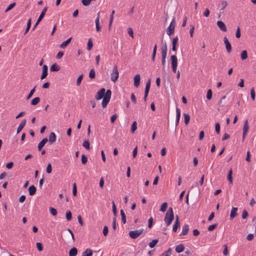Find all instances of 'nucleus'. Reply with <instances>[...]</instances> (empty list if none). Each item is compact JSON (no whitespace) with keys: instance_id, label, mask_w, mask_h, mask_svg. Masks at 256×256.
Returning a JSON list of instances; mask_svg holds the SVG:
<instances>
[{"instance_id":"f3484780","label":"nucleus","mask_w":256,"mask_h":256,"mask_svg":"<svg viewBox=\"0 0 256 256\" xmlns=\"http://www.w3.org/2000/svg\"><path fill=\"white\" fill-rule=\"evenodd\" d=\"M48 141V140L47 138H44L38 144V150L39 151H40L42 149V148L44 146V144H46V142Z\"/></svg>"},{"instance_id":"052dcab7","label":"nucleus","mask_w":256,"mask_h":256,"mask_svg":"<svg viewBox=\"0 0 256 256\" xmlns=\"http://www.w3.org/2000/svg\"><path fill=\"white\" fill-rule=\"evenodd\" d=\"M248 214L247 210H244L242 211V218L243 219H245L248 217Z\"/></svg>"},{"instance_id":"ea45409f","label":"nucleus","mask_w":256,"mask_h":256,"mask_svg":"<svg viewBox=\"0 0 256 256\" xmlns=\"http://www.w3.org/2000/svg\"><path fill=\"white\" fill-rule=\"evenodd\" d=\"M184 122L186 124H188L190 122V116L188 114L184 113Z\"/></svg>"},{"instance_id":"3c124183","label":"nucleus","mask_w":256,"mask_h":256,"mask_svg":"<svg viewBox=\"0 0 256 256\" xmlns=\"http://www.w3.org/2000/svg\"><path fill=\"white\" fill-rule=\"evenodd\" d=\"M83 77H84V75L83 74H81L78 77V78H77V80H76V85L78 86H79L80 85V84H81V82L83 78Z\"/></svg>"},{"instance_id":"c9c22d12","label":"nucleus","mask_w":256,"mask_h":256,"mask_svg":"<svg viewBox=\"0 0 256 256\" xmlns=\"http://www.w3.org/2000/svg\"><path fill=\"white\" fill-rule=\"evenodd\" d=\"M150 79H149L146 83L144 92H146V93L149 92L150 86Z\"/></svg>"},{"instance_id":"4468645a","label":"nucleus","mask_w":256,"mask_h":256,"mask_svg":"<svg viewBox=\"0 0 256 256\" xmlns=\"http://www.w3.org/2000/svg\"><path fill=\"white\" fill-rule=\"evenodd\" d=\"M140 76L139 74L135 75L134 76V86L138 88L140 84Z\"/></svg>"},{"instance_id":"e433bc0d","label":"nucleus","mask_w":256,"mask_h":256,"mask_svg":"<svg viewBox=\"0 0 256 256\" xmlns=\"http://www.w3.org/2000/svg\"><path fill=\"white\" fill-rule=\"evenodd\" d=\"M82 146L84 147L86 150H89L90 149V143L88 140H86L83 142Z\"/></svg>"},{"instance_id":"39448f33","label":"nucleus","mask_w":256,"mask_h":256,"mask_svg":"<svg viewBox=\"0 0 256 256\" xmlns=\"http://www.w3.org/2000/svg\"><path fill=\"white\" fill-rule=\"evenodd\" d=\"M143 232V229H140L130 231L129 232V236L132 238L136 239L137 238H138L140 234H142Z\"/></svg>"},{"instance_id":"6e6d98bb","label":"nucleus","mask_w":256,"mask_h":256,"mask_svg":"<svg viewBox=\"0 0 256 256\" xmlns=\"http://www.w3.org/2000/svg\"><path fill=\"white\" fill-rule=\"evenodd\" d=\"M46 172L48 174H50L52 172V166L50 163H49L47 166Z\"/></svg>"},{"instance_id":"0e129e2a","label":"nucleus","mask_w":256,"mask_h":256,"mask_svg":"<svg viewBox=\"0 0 256 256\" xmlns=\"http://www.w3.org/2000/svg\"><path fill=\"white\" fill-rule=\"evenodd\" d=\"M153 218L152 217L150 218L148 220V228H150L152 227V224H153Z\"/></svg>"},{"instance_id":"6e6552de","label":"nucleus","mask_w":256,"mask_h":256,"mask_svg":"<svg viewBox=\"0 0 256 256\" xmlns=\"http://www.w3.org/2000/svg\"><path fill=\"white\" fill-rule=\"evenodd\" d=\"M106 90L104 88H101L98 92L96 98L98 100H100L102 98H104V96H106Z\"/></svg>"},{"instance_id":"4be33fe9","label":"nucleus","mask_w":256,"mask_h":256,"mask_svg":"<svg viewBox=\"0 0 256 256\" xmlns=\"http://www.w3.org/2000/svg\"><path fill=\"white\" fill-rule=\"evenodd\" d=\"M72 38L70 37L69 38H68L66 41L62 42L61 44L60 45V48H65L70 42L72 40Z\"/></svg>"},{"instance_id":"c03bdc74","label":"nucleus","mask_w":256,"mask_h":256,"mask_svg":"<svg viewBox=\"0 0 256 256\" xmlns=\"http://www.w3.org/2000/svg\"><path fill=\"white\" fill-rule=\"evenodd\" d=\"M50 213L54 216H56L57 214V210L56 209H55L54 208H52V207H50Z\"/></svg>"},{"instance_id":"6ab92c4d","label":"nucleus","mask_w":256,"mask_h":256,"mask_svg":"<svg viewBox=\"0 0 256 256\" xmlns=\"http://www.w3.org/2000/svg\"><path fill=\"white\" fill-rule=\"evenodd\" d=\"M26 122V119L23 120L20 123V125L18 126L17 128V130H16L17 134H18L21 132V130H22V128L25 126Z\"/></svg>"},{"instance_id":"20e7f679","label":"nucleus","mask_w":256,"mask_h":256,"mask_svg":"<svg viewBox=\"0 0 256 256\" xmlns=\"http://www.w3.org/2000/svg\"><path fill=\"white\" fill-rule=\"evenodd\" d=\"M118 76L119 72L118 71V66L116 65H114L111 74V80L114 82H116L118 78Z\"/></svg>"},{"instance_id":"2f4dec72","label":"nucleus","mask_w":256,"mask_h":256,"mask_svg":"<svg viewBox=\"0 0 256 256\" xmlns=\"http://www.w3.org/2000/svg\"><path fill=\"white\" fill-rule=\"evenodd\" d=\"M30 26H31V19L30 18L28 21L27 26L25 30L24 34H26L28 33V32L29 31V30L30 28Z\"/></svg>"},{"instance_id":"1a4fd4ad","label":"nucleus","mask_w":256,"mask_h":256,"mask_svg":"<svg viewBox=\"0 0 256 256\" xmlns=\"http://www.w3.org/2000/svg\"><path fill=\"white\" fill-rule=\"evenodd\" d=\"M224 42L228 52L230 53L232 52V46L230 43L229 42L228 38L226 36L224 38Z\"/></svg>"},{"instance_id":"f704fd0d","label":"nucleus","mask_w":256,"mask_h":256,"mask_svg":"<svg viewBox=\"0 0 256 256\" xmlns=\"http://www.w3.org/2000/svg\"><path fill=\"white\" fill-rule=\"evenodd\" d=\"M167 207L168 203L166 202H164L160 206V210L161 212H164L166 210Z\"/></svg>"},{"instance_id":"4c0bfd02","label":"nucleus","mask_w":256,"mask_h":256,"mask_svg":"<svg viewBox=\"0 0 256 256\" xmlns=\"http://www.w3.org/2000/svg\"><path fill=\"white\" fill-rule=\"evenodd\" d=\"M36 86H34V88L31 90L30 93L28 94V95L26 96V100L30 99L32 96V95L34 94L36 90Z\"/></svg>"},{"instance_id":"b1692460","label":"nucleus","mask_w":256,"mask_h":256,"mask_svg":"<svg viewBox=\"0 0 256 256\" xmlns=\"http://www.w3.org/2000/svg\"><path fill=\"white\" fill-rule=\"evenodd\" d=\"M60 70V67L56 64H54L50 68L51 72H58Z\"/></svg>"},{"instance_id":"9d476101","label":"nucleus","mask_w":256,"mask_h":256,"mask_svg":"<svg viewBox=\"0 0 256 256\" xmlns=\"http://www.w3.org/2000/svg\"><path fill=\"white\" fill-rule=\"evenodd\" d=\"M180 222L179 218L178 216H176V221L172 228L173 231L176 232L178 229L180 227Z\"/></svg>"},{"instance_id":"5fc2aeb1","label":"nucleus","mask_w":256,"mask_h":256,"mask_svg":"<svg viewBox=\"0 0 256 256\" xmlns=\"http://www.w3.org/2000/svg\"><path fill=\"white\" fill-rule=\"evenodd\" d=\"M72 194L74 196H76L77 194L76 186L75 183L72 186Z\"/></svg>"},{"instance_id":"bb28decb","label":"nucleus","mask_w":256,"mask_h":256,"mask_svg":"<svg viewBox=\"0 0 256 256\" xmlns=\"http://www.w3.org/2000/svg\"><path fill=\"white\" fill-rule=\"evenodd\" d=\"M172 65H178V59L176 55H172L170 56Z\"/></svg>"},{"instance_id":"13d9d810","label":"nucleus","mask_w":256,"mask_h":256,"mask_svg":"<svg viewBox=\"0 0 256 256\" xmlns=\"http://www.w3.org/2000/svg\"><path fill=\"white\" fill-rule=\"evenodd\" d=\"M36 248L38 251L41 252L43 250V247L42 246V244L40 242H37L36 244Z\"/></svg>"},{"instance_id":"f257e3e1","label":"nucleus","mask_w":256,"mask_h":256,"mask_svg":"<svg viewBox=\"0 0 256 256\" xmlns=\"http://www.w3.org/2000/svg\"><path fill=\"white\" fill-rule=\"evenodd\" d=\"M174 218V214L173 212V210L172 207H170L168 208V211L166 212L164 218V220L166 222V226H168L170 225L172 222L173 221Z\"/></svg>"},{"instance_id":"7c9ffc66","label":"nucleus","mask_w":256,"mask_h":256,"mask_svg":"<svg viewBox=\"0 0 256 256\" xmlns=\"http://www.w3.org/2000/svg\"><path fill=\"white\" fill-rule=\"evenodd\" d=\"M89 77L90 79H94L96 78V72L94 68H92L89 73Z\"/></svg>"},{"instance_id":"5701e85b","label":"nucleus","mask_w":256,"mask_h":256,"mask_svg":"<svg viewBox=\"0 0 256 256\" xmlns=\"http://www.w3.org/2000/svg\"><path fill=\"white\" fill-rule=\"evenodd\" d=\"M78 254L77 249L73 247L69 251V256H76Z\"/></svg>"},{"instance_id":"9b49d317","label":"nucleus","mask_w":256,"mask_h":256,"mask_svg":"<svg viewBox=\"0 0 256 256\" xmlns=\"http://www.w3.org/2000/svg\"><path fill=\"white\" fill-rule=\"evenodd\" d=\"M217 26L219 28L222 32H226L227 30L226 26L222 21H218L217 22Z\"/></svg>"},{"instance_id":"864d4df0","label":"nucleus","mask_w":256,"mask_h":256,"mask_svg":"<svg viewBox=\"0 0 256 256\" xmlns=\"http://www.w3.org/2000/svg\"><path fill=\"white\" fill-rule=\"evenodd\" d=\"M16 5V2H13L11 4H10L8 7L6 8L5 12H6L10 10L11 9H12Z\"/></svg>"},{"instance_id":"a18cd8bd","label":"nucleus","mask_w":256,"mask_h":256,"mask_svg":"<svg viewBox=\"0 0 256 256\" xmlns=\"http://www.w3.org/2000/svg\"><path fill=\"white\" fill-rule=\"evenodd\" d=\"M92 46H93V43L92 42V39L90 38L88 41V45H87L88 50H91L92 48Z\"/></svg>"},{"instance_id":"a211bd4d","label":"nucleus","mask_w":256,"mask_h":256,"mask_svg":"<svg viewBox=\"0 0 256 256\" xmlns=\"http://www.w3.org/2000/svg\"><path fill=\"white\" fill-rule=\"evenodd\" d=\"M189 230V226L188 224H184L182 226V230L180 234V236H185L188 233Z\"/></svg>"},{"instance_id":"cd10ccee","label":"nucleus","mask_w":256,"mask_h":256,"mask_svg":"<svg viewBox=\"0 0 256 256\" xmlns=\"http://www.w3.org/2000/svg\"><path fill=\"white\" fill-rule=\"evenodd\" d=\"M40 100L39 97H36L31 100L30 104L32 106H36L40 102Z\"/></svg>"},{"instance_id":"603ef678","label":"nucleus","mask_w":256,"mask_h":256,"mask_svg":"<svg viewBox=\"0 0 256 256\" xmlns=\"http://www.w3.org/2000/svg\"><path fill=\"white\" fill-rule=\"evenodd\" d=\"M217 226H218V224H213L212 225L208 227V231H212L214 229H215L217 227Z\"/></svg>"},{"instance_id":"f03ea898","label":"nucleus","mask_w":256,"mask_h":256,"mask_svg":"<svg viewBox=\"0 0 256 256\" xmlns=\"http://www.w3.org/2000/svg\"><path fill=\"white\" fill-rule=\"evenodd\" d=\"M167 54V46L166 43L162 48V70L165 72L166 58Z\"/></svg>"},{"instance_id":"8fccbe9b","label":"nucleus","mask_w":256,"mask_h":256,"mask_svg":"<svg viewBox=\"0 0 256 256\" xmlns=\"http://www.w3.org/2000/svg\"><path fill=\"white\" fill-rule=\"evenodd\" d=\"M81 160L82 164H86L88 162V158L86 155L82 154Z\"/></svg>"},{"instance_id":"f8f14e48","label":"nucleus","mask_w":256,"mask_h":256,"mask_svg":"<svg viewBox=\"0 0 256 256\" xmlns=\"http://www.w3.org/2000/svg\"><path fill=\"white\" fill-rule=\"evenodd\" d=\"M238 208L232 207L230 214V220H232L235 217H236L238 215L237 211H238Z\"/></svg>"},{"instance_id":"0eeeda50","label":"nucleus","mask_w":256,"mask_h":256,"mask_svg":"<svg viewBox=\"0 0 256 256\" xmlns=\"http://www.w3.org/2000/svg\"><path fill=\"white\" fill-rule=\"evenodd\" d=\"M248 130H249V126H248V121L247 120H246L244 121V126H243V133H242V142H244L245 138L247 134Z\"/></svg>"},{"instance_id":"412c9836","label":"nucleus","mask_w":256,"mask_h":256,"mask_svg":"<svg viewBox=\"0 0 256 256\" xmlns=\"http://www.w3.org/2000/svg\"><path fill=\"white\" fill-rule=\"evenodd\" d=\"M28 192L30 196H33L36 192V188L34 186L32 185L28 188Z\"/></svg>"},{"instance_id":"c85d7f7f","label":"nucleus","mask_w":256,"mask_h":256,"mask_svg":"<svg viewBox=\"0 0 256 256\" xmlns=\"http://www.w3.org/2000/svg\"><path fill=\"white\" fill-rule=\"evenodd\" d=\"M120 216L122 217V222L124 224H125L126 222V216L124 214V210H121L120 211Z\"/></svg>"},{"instance_id":"aec40b11","label":"nucleus","mask_w":256,"mask_h":256,"mask_svg":"<svg viewBox=\"0 0 256 256\" xmlns=\"http://www.w3.org/2000/svg\"><path fill=\"white\" fill-rule=\"evenodd\" d=\"M48 10V7H45L42 10V12H41L40 16H39L38 19V22H40L42 20L44 17V15L46 14V12Z\"/></svg>"},{"instance_id":"dca6fc26","label":"nucleus","mask_w":256,"mask_h":256,"mask_svg":"<svg viewBox=\"0 0 256 256\" xmlns=\"http://www.w3.org/2000/svg\"><path fill=\"white\" fill-rule=\"evenodd\" d=\"M56 141V135L54 132H50L48 136V142L52 144Z\"/></svg>"},{"instance_id":"338daca9","label":"nucleus","mask_w":256,"mask_h":256,"mask_svg":"<svg viewBox=\"0 0 256 256\" xmlns=\"http://www.w3.org/2000/svg\"><path fill=\"white\" fill-rule=\"evenodd\" d=\"M64 52H62V51H60L57 54H56V58H58V59H60L62 58V57L64 56Z\"/></svg>"},{"instance_id":"e2e57ef3","label":"nucleus","mask_w":256,"mask_h":256,"mask_svg":"<svg viewBox=\"0 0 256 256\" xmlns=\"http://www.w3.org/2000/svg\"><path fill=\"white\" fill-rule=\"evenodd\" d=\"M222 8L220 10H224L228 5V3L226 1L223 0L221 2Z\"/></svg>"},{"instance_id":"58836bf2","label":"nucleus","mask_w":256,"mask_h":256,"mask_svg":"<svg viewBox=\"0 0 256 256\" xmlns=\"http://www.w3.org/2000/svg\"><path fill=\"white\" fill-rule=\"evenodd\" d=\"M66 219L68 221H70L72 218V213L70 210H67L66 214Z\"/></svg>"},{"instance_id":"79ce46f5","label":"nucleus","mask_w":256,"mask_h":256,"mask_svg":"<svg viewBox=\"0 0 256 256\" xmlns=\"http://www.w3.org/2000/svg\"><path fill=\"white\" fill-rule=\"evenodd\" d=\"M112 212H113L114 215L116 217L117 214V210H116V206L115 204L114 201H112Z\"/></svg>"},{"instance_id":"49530a36","label":"nucleus","mask_w":256,"mask_h":256,"mask_svg":"<svg viewBox=\"0 0 256 256\" xmlns=\"http://www.w3.org/2000/svg\"><path fill=\"white\" fill-rule=\"evenodd\" d=\"M114 10H112V12L110 16V20L109 26H108L109 29L110 28V27H111V26H112V21H113V20H114Z\"/></svg>"},{"instance_id":"72a5a7b5","label":"nucleus","mask_w":256,"mask_h":256,"mask_svg":"<svg viewBox=\"0 0 256 256\" xmlns=\"http://www.w3.org/2000/svg\"><path fill=\"white\" fill-rule=\"evenodd\" d=\"M240 58L242 60H244L248 58V52L246 50H244L242 52Z\"/></svg>"},{"instance_id":"393cba45","label":"nucleus","mask_w":256,"mask_h":256,"mask_svg":"<svg viewBox=\"0 0 256 256\" xmlns=\"http://www.w3.org/2000/svg\"><path fill=\"white\" fill-rule=\"evenodd\" d=\"M92 251L90 248H87L84 252H82V256H92Z\"/></svg>"},{"instance_id":"774afa93","label":"nucleus","mask_w":256,"mask_h":256,"mask_svg":"<svg viewBox=\"0 0 256 256\" xmlns=\"http://www.w3.org/2000/svg\"><path fill=\"white\" fill-rule=\"evenodd\" d=\"M118 117V115L116 114H113L110 118V122L112 123H114L116 120V118Z\"/></svg>"},{"instance_id":"69168bd1","label":"nucleus","mask_w":256,"mask_h":256,"mask_svg":"<svg viewBox=\"0 0 256 256\" xmlns=\"http://www.w3.org/2000/svg\"><path fill=\"white\" fill-rule=\"evenodd\" d=\"M108 228L107 226H104L103 229V234L104 236H106L108 235Z\"/></svg>"},{"instance_id":"bf43d9fd","label":"nucleus","mask_w":256,"mask_h":256,"mask_svg":"<svg viewBox=\"0 0 256 256\" xmlns=\"http://www.w3.org/2000/svg\"><path fill=\"white\" fill-rule=\"evenodd\" d=\"M128 32L130 36L132 37V38H134V32L133 30L131 28H128Z\"/></svg>"},{"instance_id":"4d7b16f0","label":"nucleus","mask_w":256,"mask_h":256,"mask_svg":"<svg viewBox=\"0 0 256 256\" xmlns=\"http://www.w3.org/2000/svg\"><path fill=\"white\" fill-rule=\"evenodd\" d=\"M240 28L238 26L236 29V38H240Z\"/></svg>"},{"instance_id":"de8ad7c7","label":"nucleus","mask_w":256,"mask_h":256,"mask_svg":"<svg viewBox=\"0 0 256 256\" xmlns=\"http://www.w3.org/2000/svg\"><path fill=\"white\" fill-rule=\"evenodd\" d=\"M250 96L251 98L253 101L255 100V97H256V94H255V90L254 88H252L250 89Z\"/></svg>"},{"instance_id":"473e14b6","label":"nucleus","mask_w":256,"mask_h":256,"mask_svg":"<svg viewBox=\"0 0 256 256\" xmlns=\"http://www.w3.org/2000/svg\"><path fill=\"white\" fill-rule=\"evenodd\" d=\"M158 242V239H154V240H152L150 243H149V246L150 248H154L156 245L157 244V243Z\"/></svg>"},{"instance_id":"7ed1b4c3","label":"nucleus","mask_w":256,"mask_h":256,"mask_svg":"<svg viewBox=\"0 0 256 256\" xmlns=\"http://www.w3.org/2000/svg\"><path fill=\"white\" fill-rule=\"evenodd\" d=\"M112 95V92L110 90H108L106 91V96H104L102 101V106L103 108H105L108 103L109 102Z\"/></svg>"},{"instance_id":"a878e982","label":"nucleus","mask_w":256,"mask_h":256,"mask_svg":"<svg viewBox=\"0 0 256 256\" xmlns=\"http://www.w3.org/2000/svg\"><path fill=\"white\" fill-rule=\"evenodd\" d=\"M184 246L182 244H180L176 246V251L178 253L182 252L184 250Z\"/></svg>"},{"instance_id":"ddd939ff","label":"nucleus","mask_w":256,"mask_h":256,"mask_svg":"<svg viewBox=\"0 0 256 256\" xmlns=\"http://www.w3.org/2000/svg\"><path fill=\"white\" fill-rule=\"evenodd\" d=\"M48 76V66L44 64L42 66V74L40 76L41 80L45 78Z\"/></svg>"},{"instance_id":"09e8293b","label":"nucleus","mask_w":256,"mask_h":256,"mask_svg":"<svg viewBox=\"0 0 256 256\" xmlns=\"http://www.w3.org/2000/svg\"><path fill=\"white\" fill-rule=\"evenodd\" d=\"M212 90L210 89L208 90V92H207L206 98L208 100H211L212 98Z\"/></svg>"},{"instance_id":"c756f323","label":"nucleus","mask_w":256,"mask_h":256,"mask_svg":"<svg viewBox=\"0 0 256 256\" xmlns=\"http://www.w3.org/2000/svg\"><path fill=\"white\" fill-rule=\"evenodd\" d=\"M232 169L230 168V170L228 171V180L230 184H232Z\"/></svg>"},{"instance_id":"680f3d73","label":"nucleus","mask_w":256,"mask_h":256,"mask_svg":"<svg viewBox=\"0 0 256 256\" xmlns=\"http://www.w3.org/2000/svg\"><path fill=\"white\" fill-rule=\"evenodd\" d=\"M215 129H216V132L218 134H220V125L219 123L217 122L216 124Z\"/></svg>"},{"instance_id":"423d86ee","label":"nucleus","mask_w":256,"mask_h":256,"mask_svg":"<svg viewBox=\"0 0 256 256\" xmlns=\"http://www.w3.org/2000/svg\"><path fill=\"white\" fill-rule=\"evenodd\" d=\"M175 18H174L166 30V33L168 36L172 35L174 31Z\"/></svg>"},{"instance_id":"37998d69","label":"nucleus","mask_w":256,"mask_h":256,"mask_svg":"<svg viewBox=\"0 0 256 256\" xmlns=\"http://www.w3.org/2000/svg\"><path fill=\"white\" fill-rule=\"evenodd\" d=\"M172 249L169 248L166 252L161 254L160 256H170L172 252Z\"/></svg>"},{"instance_id":"a19ab883","label":"nucleus","mask_w":256,"mask_h":256,"mask_svg":"<svg viewBox=\"0 0 256 256\" xmlns=\"http://www.w3.org/2000/svg\"><path fill=\"white\" fill-rule=\"evenodd\" d=\"M137 128V126H136V121H134L132 124V126H131V132L132 133H134L136 130Z\"/></svg>"},{"instance_id":"2eb2a0df","label":"nucleus","mask_w":256,"mask_h":256,"mask_svg":"<svg viewBox=\"0 0 256 256\" xmlns=\"http://www.w3.org/2000/svg\"><path fill=\"white\" fill-rule=\"evenodd\" d=\"M100 12H98L97 14V18L96 19L95 22L96 26V30L97 32H100L101 30V27L100 25Z\"/></svg>"}]
</instances>
